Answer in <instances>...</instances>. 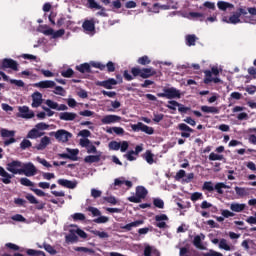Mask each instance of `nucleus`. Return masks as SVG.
<instances>
[{
	"label": "nucleus",
	"mask_w": 256,
	"mask_h": 256,
	"mask_svg": "<svg viewBox=\"0 0 256 256\" xmlns=\"http://www.w3.org/2000/svg\"><path fill=\"white\" fill-rule=\"evenodd\" d=\"M131 74H129L128 70L124 71L123 77L126 81H133L135 77H141L142 79H149L150 77H155L157 75V71L153 68H139L133 67L131 68Z\"/></svg>",
	"instance_id": "1"
},
{
	"label": "nucleus",
	"mask_w": 256,
	"mask_h": 256,
	"mask_svg": "<svg viewBox=\"0 0 256 256\" xmlns=\"http://www.w3.org/2000/svg\"><path fill=\"white\" fill-rule=\"evenodd\" d=\"M202 189L203 191H208L209 193H213V191H216L218 195H223V189H231V186H228L223 182H218L215 184V186H213L212 181H206L204 182Z\"/></svg>",
	"instance_id": "2"
},
{
	"label": "nucleus",
	"mask_w": 256,
	"mask_h": 256,
	"mask_svg": "<svg viewBox=\"0 0 256 256\" xmlns=\"http://www.w3.org/2000/svg\"><path fill=\"white\" fill-rule=\"evenodd\" d=\"M163 91L162 93H157V97L164 99H181V92L175 87L164 88Z\"/></svg>",
	"instance_id": "3"
},
{
	"label": "nucleus",
	"mask_w": 256,
	"mask_h": 256,
	"mask_svg": "<svg viewBox=\"0 0 256 256\" xmlns=\"http://www.w3.org/2000/svg\"><path fill=\"white\" fill-rule=\"evenodd\" d=\"M147 189L144 186H137L136 187V196H130L128 197V201L130 203H141L142 199H145L147 197Z\"/></svg>",
	"instance_id": "4"
},
{
	"label": "nucleus",
	"mask_w": 256,
	"mask_h": 256,
	"mask_svg": "<svg viewBox=\"0 0 256 256\" xmlns=\"http://www.w3.org/2000/svg\"><path fill=\"white\" fill-rule=\"evenodd\" d=\"M50 135H54L55 139L59 141V143H67L73 134L65 129H60L56 132H51Z\"/></svg>",
	"instance_id": "5"
},
{
	"label": "nucleus",
	"mask_w": 256,
	"mask_h": 256,
	"mask_svg": "<svg viewBox=\"0 0 256 256\" xmlns=\"http://www.w3.org/2000/svg\"><path fill=\"white\" fill-rule=\"evenodd\" d=\"M20 175H25L26 177H33L34 175H37V168L31 162L22 163Z\"/></svg>",
	"instance_id": "6"
},
{
	"label": "nucleus",
	"mask_w": 256,
	"mask_h": 256,
	"mask_svg": "<svg viewBox=\"0 0 256 256\" xmlns=\"http://www.w3.org/2000/svg\"><path fill=\"white\" fill-rule=\"evenodd\" d=\"M7 171L13 175H21V170L23 169V162L19 160H13L9 162L6 166Z\"/></svg>",
	"instance_id": "7"
},
{
	"label": "nucleus",
	"mask_w": 256,
	"mask_h": 256,
	"mask_svg": "<svg viewBox=\"0 0 256 256\" xmlns=\"http://www.w3.org/2000/svg\"><path fill=\"white\" fill-rule=\"evenodd\" d=\"M0 69L6 71V69H11L12 71H19V63L11 58H4L0 65Z\"/></svg>",
	"instance_id": "8"
},
{
	"label": "nucleus",
	"mask_w": 256,
	"mask_h": 256,
	"mask_svg": "<svg viewBox=\"0 0 256 256\" xmlns=\"http://www.w3.org/2000/svg\"><path fill=\"white\" fill-rule=\"evenodd\" d=\"M132 131L139 132L142 131L143 133H146L147 135H153L155 133V130L153 127H149L142 122H138L137 124L131 125Z\"/></svg>",
	"instance_id": "9"
},
{
	"label": "nucleus",
	"mask_w": 256,
	"mask_h": 256,
	"mask_svg": "<svg viewBox=\"0 0 256 256\" xmlns=\"http://www.w3.org/2000/svg\"><path fill=\"white\" fill-rule=\"evenodd\" d=\"M87 5H88V9H100V11H98L96 13L97 17H107V12L105 7L101 6L99 3H97V1L95 0H87Z\"/></svg>",
	"instance_id": "10"
},
{
	"label": "nucleus",
	"mask_w": 256,
	"mask_h": 256,
	"mask_svg": "<svg viewBox=\"0 0 256 256\" xmlns=\"http://www.w3.org/2000/svg\"><path fill=\"white\" fill-rule=\"evenodd\" d=\"M25 199H27V201L31 205H36V209L38 211H41V210L45 209V203L39 202V200H37V198L35 196H33V194H30V193L26 194Z\"/></svg>",
	"instance_id": "11"
},
{
	"label": "nucleus",
	"mask_w": 256,
	"mask_h": 256,
	"mask_svg": "<svg viewBox=\"0 0 256 256\" xmlns=\"http://www.w3.org/2000/svg\"><path fill=\"white\" fill-rule=\"evenodd\" d=\"M178 129L179 131H182L181 137H184L185 139H189V137H191V133H195V130L185 123H180L178 125Z\"/></svg>",
	"instance_id": "12"
},
{
	"label": "nucleus",
	"mask_w": 256,
	"mask_h": 256,
	"mask_svg": "<svg viewBox=\"0 0 256 256\" xmlns=\"http://www.w3.org/2000/svg\"><path fill=\"white\" fill-rule=\"evenodd\" d=\"M18 111L22 119H33L35 117V112L31 111L28 106H20Z\"/></svg>",
	"instance_id": "13"
},
{
	"label": "nucleus",
	"mask_w": 256,
	"mask_h": 256,
	"mask_svg": "<svg viewBox=\"0 0 256 256\" xmlns=\"http://www.w3.org/2000/svg\"><path fill=\"white\" fill-rule=\"evenodd\" d=\"M156 227L159 229H167V223L163 221H169V217L166 214H160L155 216Z\"/></svg>",
	"instance_id": "14"
},
{
	"label": "nucleus",
	"mask_w": 256,
	"mask_h": 256,
	"mask_svg": "<svg viewBox=\"0 0 256 256\" xmlns=\"http://www.w3.org/2000/svg\"><path fill=\"white\" fill-rule=\"evenodd\" d=\"M43 104V94L40 92H34L32 94V107L37 109V107H41Z\"/></svg>",
	"instance_id": "15"
},
{
	"label": "nucleus",
	"mask_w": 256,
	"mask_h": 256,
	"mask_svg": "<svg viewBox=\"0 0 256 256\" xmlns=\"http://www.w3.org/2000/svg\"><path fill=\"white\" fill-rule=\"evenodd\" d=\"M117 83V80L114 78H109L108 80L96 82V85L98 87H104V89H113V86L117 85Z\"/></svg>",
	"instance_id": "16"
},
{
	"label": "nucleus",
	"mask_w": 256,
	"mask_h": 256,
	"mask_svg": "<svg viewBox=\"0 0 256 256\" xmlns=\"http://www.w3.org/2000/svg\"><path fill=\"white\" fill-rule=\"evenodd\" d=\"M101 121L104 125H111V123H119L121 116L110 114L104 116Z\"/></svg>",
	"instance_id": "17"
},
{
	"label": "nucleus",
	"mask_w": 256,
	"mask_h": 256,
	"mask_svg": "<svg viewBox=\"0 0 256 256\" xmlns=\"http://www.w3.org/2000/svg\"><path fill=\"white\" fill-rule=\"evenodd\" d=\"M0 177L2 178L1 181L4 185H9L14 176L6 172L3 166H0Z\"/></svg>",
	"instance_id": "18"
},
{
	"label": "nucleus",
	"mask_w": 256,
	"mask_h": 256,
	"mask_svg": "<svg viewBox=\"0 0 256 256\" xmlns=\"http://www.w3.org/2000/svg\"><path fill=\"white\" fill-rule=\"evenodd\" d=\"M51 144V138L48 136H44L41 138L40 143L34 146V149H37V151H44V149H47V146Z\"/></svg>",
	"instance_id": "19"
},
{
	"label": "nucleus",
	"mask_w": 256,
	"mask_h": 256,
	"mask_svg": "<svg viewBox=\"0 0 256 256\" xmlns=\"http://www.w3.org/2000/svg\"><path fill=\"white\" fill-rule=\"evenodd\" d=\"M55 81L44 80L34 84V87H39L40 89H53L55 87Z\"/></svg>",
	"instance_id": "20"
},
{
	"label": "nucleus",
	"mask_w": 256,
	"mask_h": 256,
	"mask_svg": "<svg viewBox=\"0 0 256 256\" xmlns=\"http://www.w3.org/2000/svg\"><path fill=\"white\" fill-rule=\"evenodd\" d=\"M0 75L2 76L3 81H10L11 85H16V87H25V82H23V80H9V76H7L3 71H0Z\"/></svg>",
	"instance_id": "21"
},
{
	"label": "nucleus",
	"mask_w": 256,
	"mask_h": 256,
	"mask_svg": "<svg viewBox=\"0 0 256 256\" xmlns=\"http://www.w3.org/2000/svg\"><path fill=\"white\" fill-rule=\"evenodd\" d=\"M57 183L66 189H75V187H77V182L67 179H58Z\"/></svg>",
	"instance_id": "22"
},
{
	"label": "nucleus",
	"mask_w": 256,
	"mask_h": 256,
	"mask_svg": "<svg viewBox=\"0 0 256 256\" xmlns=\"http://www.w3.org/2000/svg\"><path fill=\"white\" fill-rule=\"evenodd\" d=\"M59 119L61 121H75V119H77V114L74 112H61L59 114Z\"/></svg>",
	"instance_id": "23"
},
{
	"label": "nucleus",
	"mask_w": 256,
	"mask_h": 256,
	"mask_svg": "<svg viewBox=\"0 0 256 256\" xmlns=\"http://www.w3.org/2000/svg\"><path fill=\"white\" fill-rule=\"evenodd\" d=\"M122 185H126L128 189H131V187H133V182L125 180L124 177L116 178L114 180V187H121Z\"/></svg>",
	"instance_id": "24"
},
{
	"label": "nucleus",
	"mask_w": 256,
	"mask_h": 256,
	"mask_svg": "<svg viewBox=\"0 0 256 256\" xmlns=\"http://www.w3.org/2000/svg\"><path fill=\"white\" fill-rule=\"evenodd\" d=\"M145 221L143 220H136L134 222H131L129 224L120 226V229H123L124 231H132L133 227H139V225H143Z\"/></svg>",
	"instance_id": "25"
},
{
	"label": "nucleus",
	"mask_w": 256,
	"mask_h": 256,
	"mask_svg": "<svg viewBox=\"0 0 256 256\" xmlns=\"http://www.w3.org/2000/svg\"><path fill=\"white\" fill-rule=\"evenodd\" d=\"M84 31L88 33H93L95 31V21L94 20H85L82 24Z\"/></svg>",
	"instance_id": "26"
},
{
	"label": "nucleus",
	"mask_w": 256,
	"mask_h": 256,
	"mask_svg": "<svg viewBox=\"0 0 256 256\" xmlns=\"http://www.w3.org/2000/svg\"><path fill=\"white\" fill-rule=\"evenodd\" d=\"M223 23H230L231 25H237V23H241V19H239L235 14H232L229 18L227 16L222 17Z\"/></svg>",
	"instance_id": "27"
},
{
	"label": "nucleus",
	"mask_w": 256,
	"mask_h": 256,
	"mask_svg": "<svg viewBox=\"0 0 256 256\" xmlns=\"http://www.w3.org/2000/svg\"><path fill=\"white\" fill-rule=\"evenodd\" d=\"M45 132H39L36 128L31 129L27 134V139H39V137H43Z\"/></svg>",
	"instance_id": "28"
},
{
	"label": "nucleus",
	"mask_w": 256,
	"mask_h": 256,
	"mask_svg": "<svg viewBox=\"0 0 256 256\" xmlns=\"http://www.w3.org/2000/svg\"><path fill=\"white\" fill-rule=\"evenodd\" d=\"M201 111L203 113H212L213 115H217L219 114V108L215 107V106H207V105H204V106H201Z\"/></svg>",
	"instance_id": "29"
},
{
	"label": "nucleus",
	"mask_w": 256,
	"mask_h": 256,
	"mask_svg": "<svg viewBox=\"0 0 256 256\" xmlns=\"http://www.w3.org/2000/svg\"><path fill=\"white\" fill-rule=\"evenodd\" d=\"M245 207H247L246 204H240V203H232L230 205V209L234 213H241L242 211H245Z\"/></svg>",
	"instance_id": "30"
},
{
	"label": "nucleus",
	"mask_w": 256,
	"mask_h": 256,
	"mask_svg": "<svg viewBox=\"0 0 256 256\" xmlns=\"http://www.w3.org/2000/svg\"><path fill=\"white\" fill-rule=\"evenodd\" d=\"M154 157H155V155L153 153H151L150 150H147L143 155V159H145V161H146V163H148V165H153V163H155Z\"/></svg>",
	"instance_id": "31"
},
{
	"label": "nucleus",
	"mask_w": 256,
	"mask_h": 256,
	"mask_svg": "<svg viewBox=\"0 0 256 256\" xmlns=\"http://www.w3.org/2000/svg\"><path fill=\"white\" fill-rule=\"evenodd\" d=\"M101 155H88L84 158V163H99Z\"/></svg>",
	"instance_id": "32"
},
{
	"label": "nucleus",
	"mask_w": 256,
	"mask_h": 256,
	"mask_svg": "<svg viewBox=\"0 0 256 256\" xmlns=\"http://www.w3.org/2000/svg\"><path fill=\"white\" fill-rule=\"evenodd\" d=\"M76 71H79L80 73H91V65L89 63H83L76 66Z\"/></svg>",
	"instance_id": "33"
},
{
	"label": "nucleus",
	"mask_w": 256,
	"mask_h": 256,
	"mask_svg": "<svg viewBox=\"0 0 256 256\" xmlns=\"http://www.w3.org/2000/svg\"><path fill=\"white\" fill-rule=\"evenodd\" d=\"M67 152L69 153V159L70 161H79V149H70L67 148Z\"/></svg>",
	"instance_id": "34"
},
{
	"label": "nucleus",
	"mask_w": 256,
	"mask_h": 256,
	"mask_svg": "<svg viewBox=\"0 0 256 256\" xmlns=\"http://www.w3.org/2000/svg\"><path fill=\"white\" fill-rule=\"evenodd\" d=\"M217 7L220 11H227V9H233L234 5L229 2L219 1Z\"/></svg>",
	"instance_id": "35"
},
{
	"label": "nucleus",
	"mask_w": 256,
	"mask_h": 256,
	"mask_svg": "<svg viewBox=\"0 0 256 256\" xmlns=\"http://www.w3.org/2000/svg\"><path fill=\"white\" fill-rule=\"evenodd\" d=\"M0 135L3 139H7L9 137H15V131L14 130H7L5 128H2L0 130Z\"/></svg>",
	"instance_id": "36"
},
{
	"label": "nucleus",
	"mask_w": 256,
	"mask_h": 256,
	"mask_svg": "<svg viewBox=\"0 0 256 256\" xmlns=\"http://www.w3.org/2000/svg\"><path fill=\"white\" fill-rule=\"evenodd\" d=\"M107 133H115L116 135H125V130L122 127H111L106 130Z\"/></svg>",
	"instance_id": "37"
},
{
	"label": "nucleus",
	"mask_w": 256,
	"mask_h": 256,
	"mask_svg": "<svg viewBox=\"0 0 256 256\" xmlns=\"http://www.w3.org/2000/svg\"><path fill=\"white\" fill-rule=\"evenodd\" d=\"M234 189L238 197H247V195H249L247 188L236 186Z\"/></svg>",
	"instance_id": "38"
},
{
	"label": "nucleus",
	"mask_w": 256,
	"mask_h": 256,
	"mask_svg": "<svg viewBox=\"0 0 256 256\" xmlns=\"http://www.w3.org/2000/svg\"><path fill=\"white\" fill-rule=\"evenodd\" d=\"M196 42H197V36H195V34H189L186 36V45H188V47L195 46Z\"/></svg>",
	"instance_id": "39"
},
{
	"label": "nucleus",
	"mask_w": 256,
	"mask_h": 256,
	"mask_svg": "<svg viewBox=\"0 0 256 256\" xmlns=\"http://www.w3.org/2000/svg\"><path fill=\"white\" fill-rule=\"evenodd\" d=\"M204 74H205V78H204L205 85H209V83H213V74L211 70H205Z\"/></svg>",
	"instance_id": "40"
},
{
	"label": "nucleus",
	"mask_w": 256,
	"mask_h": 256,
	"mask_svg": "<svg viewBox=\"0 0 256 256\" xmlns=\"http://www.w3.org/2000/svg\"><path fill=\"white\" fill-rule=\"evenodd\" d=\"M92 235L99 237L100 239H109V234L107 232H101L99 230H91Z\"/></svg>",
	"instance_id": "41"
},
{
	"label": "nucleus",
	"mask_w": 256,
	"mask_h": 256,
	"mask_svg": "<svg viewBox=\"0 0 256 256\" xmlns=\"http://www.w3.org/2000/svg\"><path fill=\"white\" fill-rule=\"evenodd\" d=\"M74 251H77L78 253H89L90 255H93V253H95L94 249L87 247H74Z\"/></svg>",
	"instance_id": "42"
},
{
	"label": "nucleus",
	"mask_w": 256,
	"mask_h": 256,
	"mask_svg": "<svg viewBox=\"0 0 256 256\" xmlns=\"http://www.w3.org/2000/svg\"><path fill=\"white\" fill-rule=\"evenodd\" d=\"M193 245L197 249H205V246H203V242H201V236H199V235L194 237Z\"/></svg>",
	"instance_id": "43"
},
{
	"label": "nucleus",
	"mask_w": 256,
	"mask_h": 256,
	"mask_svg": "<svg viewBox=\"0 0 256 256\" xmlns=\"http://www.w3.org/2000/svg\"><path fill=\"white\" fill-rule=\"evenodd\" d=\"M43 249H45V251H47V253H49L50 255H57V250H55V248L51 246V244H47L44 242Z\"/></svg>",
	"instance_id": "44"
},
{
	"label": "nucleus",
	"mask_w": 256,
	"mask_h": 256,
	"mask_svg": "<svg viewBox=\"0 0 256 256\" xmlns=\"http://www.w3.org/2000/svg\"><path fill=\"white\" fill-rule=\"evenodd\" d=\"M110 151H119L121 149V142L111 141L108 144Z\"/></svg>",
	"instance_id": "45"
},
{
	"label": "nucleus",
	"mask_w": 256,
	"mask_h": 256,
	"mask_svg": "<svg viewBox=\"0 0 256 256\" xmlns=\"http://www.w3.org/2000/svg\"><path fill=\"white\" fill-rule=\"evenodd\" d=\"M137 63L139 65H144V66L149 65L151 63V59H149V56L144 55V56L138 58Z\"/></svg>",
	"instance_id": "46"
},
{
	"label": "nucleus",
	"mask_w": 256,
	"mask_h": 256,
	"mask_svg": "<svg viewBox=\"0 0 256 256\" xmlns=\"http://www.w3.org/2000/svg\"><path fill=\"white\" fill-rule=\"evenodd\" d=\"M86 211H89L93 217H101V211L93 206L86 208Z\"/></svg>",
	"instance_id": "47"
},
{
	"label": "nucleus",
	"mask_w": 256,
	"mask_h": 256,
	"mask_svg": "<svg viewBox=\"0 0 256 256\" xmlns=\"http://www.w3.org/2000/svg\"><path fill=\"white\" fill-rule=\"evenodd\" d=\"M26 253L29 256H39V255L45 256V252L41 250L28 249Z\"/></svg>",
	"instance_id": "48"
},
{
	"label": "nucleus",
	"mask_w": 256,
	"mask_h": 256,
	"mask_svg": "<svg viewBox=\"0 0 256 256\" xmlns=\"http://www.w3.org/2000/svg\"><path fill=\"white\" fill-rule=\"evenodd\" d=\"M219 248L224 249V251H231V246H229V244H227V241L225 240V238H222L220 240Z\"/></svg>",
	"instance_id": "49"
},
{
	"label": "nucleus",
	"mask_w": 256,
	"mask_h": 256,
	"mask_svg": "<svg viewBox=\"0 0 256 256\" xmlns=\"http://www.w3.org/2000/svg\"><path fill=\"white\" fill-rule=\"evenodd\" d=\"M190 17L193 19H199V21H205V14L200 12H190Z\"/></svg>",
	"instance_id": "50"
},
{
	"label": "nucleus",
	"mask_w": 256,
	"mask_h": 256,
	"mask_svg": "<svg viewBox=\"0 0 256 256\" xmlns=\"http://www.w3.org/2000/svg\"><path fill=\"white\" fill-rule=\"evenodd\" d=\"M20 183L21 185H24V187H35V183H33L28 178H21Z\"/></svg>",
	"instance_id": "51"
},
{
	"label": "nucleus",
	"mask_w": 256,
	"mask_h": 256,
	"mask_svg": "<svg viewBox=\"0 0 256 256\" xmlns=\"http://www.w3.org/2000/svg\"><path fill=\"white\" fill-rule=\"evenodd\" d=\"M209 161H223V155L211 152L209 155Z\"/></svg>",
	"instance_id": "52"
},
{
	"label": "nucleus",
	"mask_w": 256,
	"mask_h": 256,
	"mask_svg": "<svg viewBox=\"0 0 256 256\" xmlns=\"http://www.w3.org/2000/svg\"><path fill=\"white\" fill-rule=\"evenodd\" d=\"M33 144L28 139H23L20 143V149L25 151V149H29Z\"/></svg>",
	"instance_id": "53"
},
{
	"label": "nucleus",
	"mask_w": 256,
	"mask_h": 256,
	"mask_svg": "<svg viewBox=\"0 0 256 256\" xmlns=\"http://www.w3.org/2000/svg\"><path fill=\"white\" fill-rule=\"evenodd\" d=\"M78 241H79V237H77L73 233L66 236L67 243H77Z\"/></svg>",
	"instance_id": "54"
},
{
	"label": "nucleus",
	"mask_w": 256,
	"mask_h": 256,
	"mask_svg": "<svg viewBox=\"0 0 256 256\" xmlns=\"http://www.w3.org/2000/svg\"><path fill=\"white\" fill-rule=\"evenodd\" d=\"M153 205L156 206L158 209H163L165 207V202L160 198H155L153 200Z\"/></svg>",
	"instance_id": "55"
},
{
	"label": "nucleus",
	"mask_w": 256,
	"mask_h": 256,
	"mask_svg": "<svg viewBox=\"0 0 256 256\" xmlns=\"http://www.w3.org/2000/svg\"><path fill=\"white\" fill-rule=\"evenodd\" d=\"M62 77L71 78L73 75H75V71L73 69L68 68L67 70H64L61 72Z\"/></svg>",
	"instance_id": "56"
},
{
	"label": "nucleus",
	"mask_w": 256,
	"mask_h": 256,
	"mask_svg": "<svg viewBox=\"0 0 256 256\" xmlns=\"http://www.w3.org/2000/svg\"><path fill=\"white\" fill-rule=\"evenodd\" d=\"M35 128L38 131H47V129H49V125L45 122H40V123L35 125Z\"/></svg>",
	"instance_id": "57"
},
{
	"label": "nucleus",
	"mask_w": 256,
	"mask_h": 256,
	"mask_svg": "<svg viewBox=\"0 0 256 256\" xmlns=\"http://www.w3.org/2000/svg\"><path fill=\"white\" fill-rule=\"evenodd\" d=\"M245 92L248 93V95H255L256 93V86L255 85H248L244 88Z\"/></svg>",
	"instance_id": "58"
},
{
	"label": "nucleus",
	"mask_w": 256,
	"mask_h": 256,
	"mask_svg": "<svg viewBox=\"0 0 256 256\" xmlns=\"http://www.w3.org/2000/svg\"><path fill=\"white\" fill-rule=\"evenodd\" d=\"M190 199H191V201H193V202L199 201V199H203V193L194 192V193L191 194Z\"/></svg>",
	"instance_id": "59"
},
{
	"label": "nucleus",
	"mask_w": 256,
	"mask_h": 256,
	"mask_svg": "<svg viewBox=\"0 0 256 256\" xmlns=\"http://www.w3.org/2000/svg\"><path fill=\"white\" fill-rule=\"evenodd\" d=\"M73 221H85V214L83 213H75L72 215Z\"/></svg>",
	"instance_id": "60"
},
{
	"label": "nucleus",
	"mask_w": 256,
	"mask_h": 256,
	"mask_svg": "<svg viewBox=\"0 0 256 256\" xmlns=\"http://www.w3.org/2000/svg\"><path fill=\"white\" fill-rule=\"evenodd\" d=\"M105 69H107L108 73H114V71H115V63H113V61L107 62V64L105 65Z\"/></svg>",
	"instance_id": "61"
},
{
	"label": "nucleus",
	"mask_w": 256,
	"mask_h": 256,
	"mask_svg": "<svg viewBox=\"0 0 256 256\" xmlns=\"http://www.w3.org/2000/svg\"><path fill=\"white\" fill-rule=\"evenodd\" d=\"M238 19H241V15H247V10L244 8H238L236 12L233 13Z\"/></svg>",
	"instance_id": "62"
},
{
	"label": "nucleus",
	"mask_w": 256,
	"mask_h": 256,
	"mask_svg": "<svg viewBox=\"0 0 256 256\" xmlns=\"http://www.w3.org/2000/svg\"><path fill=\"white\" fill-rule=\"evenodd\" d=\"M108 221H109V217L107 216H99L98 218L93 220L94 223H98V224L107 223Z\"/></svg>",
	"instance_id": "63"
},
{
	"label": "nucleus",
	"mask_w": 256,
	"mask_h": 256,
	"mask_svg": "<svg viewBox=\"0 0 256 256\" xmlns=\"http://www.w3.org/2000/svg\"><path fill=\"white\" fill-rule=\"evenodd\" d=\"M46 105L47 107H49L50 109H56L57 110V107H59V104L53 100H46Z\"/></svg>",
	"instance_id": "64"
}]
</instances>
